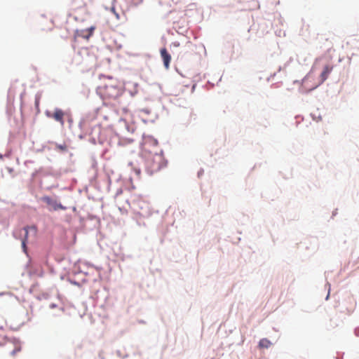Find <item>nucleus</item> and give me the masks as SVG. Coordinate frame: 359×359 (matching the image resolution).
<instances>
[{"mask_svg":"<svg viewBox=\"0 0 359 359\" xmlns=\"http://www.w3.org/2000/svg\"><path fill=\"white\" fill-rule=\"evenodd\" d=\"M161 56L163 61V65L165 69H168L170 66V62L171 61V55L168 52L165 48L161 49Z\"/></svg>","mask_w":359,"mask_h":359,"instance_id":"nucleus-7","label":"nucleus"},{"mask_svg":"<svg viewBox=\"0 0 359 359\" xmlns=\"http://www.w3.org/2000/svg\"><path fill=\"white\" fill-rule=\"evenodd\" d=\"M15 353V351H13L12 354L14 355Z\"/></svg>","mask_w":359,"mask_h":359,"instance_id":"nucleus-13","label":"nucleus"},{"mask_svg":"<svg viewBox=\"0 0 359 359\" xmlns=\"http://www.w3.org/2000/svg\"><path fill=\"white\" fill-rule=\"evenodd\" d=\"M332 67H330V65H326L324 67L323 71L322 72V73L320 74V77H321L320 82L318 83H315L311 87H309V83L311 81V78L310 76L306 77L303 80V83H302L303 88H305V90L306 92H309V91L316 88L320 83L324 82L327 79V77H328L329 74H330V72H332Z\"/></svg>","mask_w":359,"mask_h":359,"instance_id":"nucleus-3","label":"nucleus"},{"mask_svg":"<svg viewBox=\"0 0 359 359\" xmlns=\"http://www.w3.org/2000/svg\"><path fill=\"white\" fill-rule=\"evenodd\" d=\"M132 208L135 213L143 216L147 212L148 204L142 200H137L133 203Z\"/></svg>","mask_w":359,"mask_h":359,"instance_id":"nucleus-5","label":"nucleus"},{"mask_svg":"<svg viewBox=\"0 0 359 359\" xmlns=\"http://www.w3.org/2000/svg\"><path fill=\"white\" fill-rule=\"evenodd\" d=\"M97 90L102 98L109 103L116 100L123 94L118 81L112 77H107Z\"/></svg>","mask_w":359,"mask_h":359,"instance_id":"nucleus-2","label":"nucleus"},{"mask_svg":"<svg viewBox=\"0 0 359 359\" xmlns=\"http://www.w3.org/2000/svg\"><path fill=\"white\" fill-rule=\"evenodd\" d=\"M42 201L47 205H50L54 210H65V208L60 203H58L55 200H53L49 196H43Z\"/></svg>","mask_w":359,"mask_h":359,"instance_id":"nucleus-6","label":"nucleus"},{"mask_svg":"<svg viewBox=\"0 0 359 359\" xmlns=\"http://www.w3.org/2000/svg\"><path fill=\"white\" fill-rule=\"evenodd\" d=\"M24 231H25V237L22 241V247L23 248V251L25 252H27L26 242L27 241L28 232H29V231H32L34 233V234H36V229L35 226L25 227Z\"/></svg>","mask_w":359,"mask_h":359,"instance_id":"nucleus-8","label":"nucleus"},{"mask_svg":"<svg viewBox=\"0 0 359 359\" xmlns=\"http://www.w3.org/2000/svg\"><path fill=\"white\" fill-rule=\"evenodd\" d=\"M36 104L38 105L39 104V100H36Z\"/></svg>","mask_w":359,"mask_h":359,"instance_id":"nucleus-12","label":"nucleus"},{"mask_svg":"<svg viewBox=\"0 0 359 359\" xmlns=\"http://www.w3.org/2000/svg\"><path fill=\"white\" fill-rule=\"evenodd\" d=\"M55 307H56V305L54 304H52L50 305V308H51V309H53V308H55Z\"/></svg>","mask_w":359,"mask_h":359,"instance_id":"nucleus-11","label":"nucleus"},{"mask_svg":"<svg viewBox=\"0 0 359 359\" xmlns=\"http://www.w3.org/2000/svg\"><path fill=\"white\" fill-rule=\"evenodd\" d=\"M94 30H95V27H90L89 29L86 30V32H87L88 34L83 35V36L86 39H88L93 34Z\"/></svg>","mask_w":359,"mask_h":359,"instance_id":"nucleus-10","label":"nucleus"},{"mask_svg":"<svg viewBox=\"0 0 359 359\" xmlns=\"http://www.w3.org/2000/svg\"><path fill=\"white\" fill-rule=\"evenodd\" d=\"M158 141L151 137L144 139L142 151L146 158L145 166L147 172L152 175L166 165V161L161 153H158Z\"/></svg>","mask_w":359,"mask_h":359,"instance_id":"nucleus-1","label":"nucleus"},{"mask_svg":"<svg viewBox=\"0 0 359 359\" xmlns=\"http://www.w3.org/2000/svg\"><path fill=\"white\" fill-rule=\"evenodd\" d=\"M271 345V341L266 338L262 339L259 342V347L261 348H268Z\"/></svg>","mask_w":359,"mask_h":359,"instance_id":"nucleus-9","label":"nucleus"},{"mask_svg":"<svg viewBox=\"0 0 359 359\" xmlns=\"http://www.w3.org/2000/svg\"><path fill=\"white\" fill-rule=\"evenodd\" d=\"M46 115L49 117L53 118L55 121L60 123L62 127L65 125V117L68 115L67 113L62 111L61 109L56 108L54 110L53 113H50V111H46Z\"/></svg>","mask_w":359,"mask_h":359,"instance_id":"nucleus-4","label":"nucleus"}]
</instances>
